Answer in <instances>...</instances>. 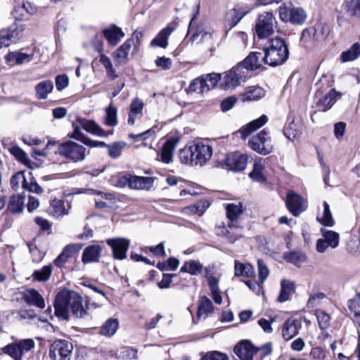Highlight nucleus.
<instances>
[{
	"label": "nucleus",
	"mask_w": 360,
	"mask_h": 360,
	"mask_svg": "<svg viewBox=\"0 0 360 360\" xmlns=\"http://www.w3.org/2000/svg\"><path fill=\"white\" fill-rule=\"evenodd\" d=\"M88 304H83L82 296L75 291L60 290L54 302L55 315L60 320L70 319V311L76 318L84 319L88 316Z\"/></svg>",
	"instance_id": "1"
},
{
	"label": "nucleus",
	"mask_w": 360,
	"mask_h": 360,
	"mask_svg": "<svg viewBox=\"0 0 360 360\" xmlns=\"http://www.w3.org/2000/svg\"><path fill=\"white\" fill-rule=\"evenodd\" d=\"M289 49L284 39L276 37L269 40L264 47V64L272 67L281 65L289 57Z\"/></svg>",
	"instance_id": "2"
},
{
	"label": "nucleus",
	"mask_w": 360,
	"mask_h": 360,
	"mask_svg": "<svg viewBox=\"0 0 360 360\" xmlns=\"http://www.w3.org/2000/svg\"><path fill=\"white\" fill-rule=\"evenodd\" d=\"M56 153L72 162L83 161L86 155V149L82 145L68 141L58 146Z\"/></svg>",
	"instance_id": "3"
},
{
	"label": "nucleus",
	"mask_w": 360,
	"mask_h": 360,
	"mask_svg": "<svg viewBox=\"0 0 360 360\" xmlns=\"http://www.w3.org/2000/svg\"><path fill=\"white\" fill-rule=\"evenodd\" d=\"M248 144L252 150L262 155L270 154L274 149L271 137L266 129L251 137Z\"/></svg>",
	"instance_id": "4"
},
{
	"label": "nucleus",
	"mask_w": 360,
	"mask_h": 360,
	"mask_svg": "<svg viewBox=\"0 0 360 360\" xmlns=\"http://www.w3.org/2000/svg\"><path fill=\"white\" fill-rule=\"evenodd\" d=\"M276 24V20L271 13L264 12L261 13L258 16L255 25L257 36L259 39L268 37L274 33Z\"/></svg>",
	"instance_id": "5"
},
{
	"label": "nucleus",
	"mask_w": 360,
	"mask_h": 360,
	"mask_svg": "<svg viewBox=\"0 0 360 360\" xmlns=\"http://www.w3.org/2000/svg\"><path fill=\"white\" fill-rule=\"evenodd\" d=\"M34 345V342L32 339H25L9 344L3 347L1 350L14 360H24V355L33 349Z\"/></svg>",
	"instance_id": "6"
},
{
	"label": "nucleus",
	"mask_w": 360,
	"mask_h": 360,
	"mask_svg": "<svg viewBox=\"0 0 360 360\" xmlns=\"http://www.w3.org/2000/svg\"><path fill=\"white\" fill-rule=\"evenodd\" d=\"M118 183L121 186H127L131 189L150 190L153 186L154 179L128 174L120 177Z\"/></svg>",
	"instance_id": "7"
},
{
	"label": "nucleus",
	"mask_w": 360,
	"mask_h": 360,
	"mask_svg": "<svg viewBox=\"0 0 360 360\" xmlns=\"http://www.w3.org/2000/svg\"><path fill=\"white\" fill-rule=\"evenodd\" d=\"M73 345L65 340H55L50 346L49 356L52 360H70Z\"/></svg>",
	"instance_id": "8"
},
{
	"label": "nucleus",
	"mask_w": 360,
	"mask_h": 360,
	"mask_svg": "<svg viewBox=\"0 0 360 360\" xmlns=\"http://www.w3.org/2000/svg\"><path fill=\"white\" fill-rule=\"evenodd\" d=\"M246 77V71L243 70L238 65L225 73L223 79H221L220 85L224 89H233Z\"/></svg>",
	"instance_id": "9"
},
{
	"label": "nucleus",
	"mask_w": 360,
	"mask_h": 360,
	"mask_svg": "<svg viewBox=\"0 0 360 360\" xmlns=\"http://www.w3.org/2000/svg\"><path fill=\"white\" fill-rule=\"evenodd\" d=\"M285 204L289 212L295 217L299 216L307 208V202L301 195L293 191L288 193Z\"/></svg>",
	"instance_id": "10"
},
{
	"label": "nucleus",
	"mask_w": 360,
	"mask_h": 360,
	"mask_svg": "<svg viewBox=\"0 0 360 360\" xmlns=\"http://www.w3.org/2000/svg\"><path fill=\"white\" fill-rule=\"evenodd\" d=\"M193 147L194 165L200 166L205 165L212 155V146L198 141L193 143Z\"/></svg>",
	"instance_id": "11"
},
{
	"label": "nucleus",
	"mask_w": 360,
	"mask_h": 360,
	"mask_svg": "<svg viewBox=\"0 0 360 360\" xmlns=\"http://www.w3.org/2000/svg\"><path fill=\"white\" fill-rule=\"evenodd\" d=\"M247 162V156L238 152L228 154L224 160L226 169L235 172L245 169Z\"/></svg>",
	"instance_id": "12"
},
{
	"label": "nucleus",
	"mask_w": 360,
	"mask_h": 360,
	"mask_svg": "<svg viewBox=\"0 0 360 360\" xmlns=\"http://www.w3.org/2000/svg\"><path fill=\"white\" fill-rule=\"evenodd\" d=\"M107 244L112 249L113 257L116 259H124L129 246V241L125 238H111L106 240Z\"/></svg>",
	"instance_id": "13"
},
{
	"label": "nucleus",
	"mask_w": 360,
	"mask_h": 360,
	"mask_svg": "<svg viewBox=\"0 0 360 360\" xmlns=\"http://www.w3.org/2000/svg\"><path fill=\"white\" fill-rule=\"evenodd\" d=\"M262 63H264V54L260 52H251L238 65L247 73L248 71L259 69Z\"/></svg>",
	"instance_id": "14"
},
{
	"label": "nucleus",
	"mask_w": 360,
	"mask_h": 360,
	"mask_svg": "<svg viewBox=\"0 0 360 360\" xmlns=\"http://www.w3.org/2000/svg\"><path fill=\"white\" fill-rule=\"evenodd\" d=\"M226 217L229 220L228 227L232 229L240 228L238 219L243 212V207L240 202L228 203L226 205Z\"/></svg>",
	"instance_id": "15"
},
{
	"label": "nucleus",
	"mask_w": 360,
	"mask_h": 360,
	"mask_svg": "<svg viewBox=\"0 0 360 360\" xmlns=\"http://www.w3.org/2000/svg\"><path fill=\"white\" fill-rule=\"evenodd\" d=\"M71 207L70 203L67 202L65 205L63 200L55 198L50 201L48 213L53 217L61 218L69 214Z\"/></svg>",
	"instance_id": "16"
},
{
	"label": "nucleus",
	"mask_w": 360,
	"mask_h": 360,
	"mask_svg": "<svg viewBox=\"0 0 360 360\" xmlns=\"http://www.w3.org/2000/svg\"><path fill=\"white\" fill-rule=\"evenodd\" d=\"M316 96L319 97L316 103L317 107L320 110L326 112L333 105L338 98L341 97V94L332 89L325 95H322L321 91L317 92Z\"/></svg>",
	"instance_id": "17"
},
{
	"label": "nucleus",
	"mask_w": 360,
	"mask_h": 360,
	"mask_svg": "<svg viewBox=\"0 0 360 360\" xmlns=\"http://www.w3.org/2000/svg\"><path fill=\"white\" fill-rule=\"evenodd\" d=\"M233 351L240 360H252L258 348L255 347L250 341L243 340L234 347Z\"/></svg>",
	"instance_id": "18"
},
{
	"label": "nucleus",
	"mask_w": 360,
	"mask_h": 360,
	"mask_svg": "<svg viewBox=\"0 0 360 360\" xmlns=\"http://www.w3.org/2000/svg\"><path fill=\"white\" fill-rule=\"evenodd\" d=\"M133 44V39L129 38L112 53L115 66L126 64L129 61V53Z\"/></svg>",
	"instance_id": "19"
},
{
	"label": "nucleus",
	"mask_w": 360,
	"mask_h": 360,
	"mask_svg": "<svg viewBox=\"0 0 360 360\" xmlns=\"http://www.w3.org/2000/svg\"><path fill=\"white\" fill-rule=\"evenodd\" d=\"M268 121L266 115H263L257 119H255L246 125L242 127L238 133L240 134L243 139H246L252 133L263 127Z\"/></svg>",
	"instance_id": "20"
},
{
	"label": "nucleus",
	"mask_w": 360,
	"mask_h": 360,
	"mask_svg": "<svg viewBox=\"0 0 360 360\" xmlns=\"http://www.w3.org/2000/svg\"><path fill=\"white\" fill-rule=\"evenodd\" d=\"M22 299L29 305H33L40 309L45 307V302L43 297L35 289H27L21 292Z\"/></svg>",
	"instance_id": "21"
},
{
	"label": "nucleus",
	"mask_w": 360,
	"mask_h": 360,
	"mask_svg": "<svg viewBox=\"0 0 360 360\" xmlns=\"http://www.w3.org/2000/svg\"><path fill=\"white\" fill-rule=\"evenodd\" d=\"M103 34L108 43L112 46H116L125 35L122 29L114 24L104 29Z\"/></svg>",
	"instance_id": "22"
},
{
	"label": "nucleus",
	"mask_w": 360,
	"mask_h": 360,
	"mask_svg": "<svg viewBox=\"0 0 360 360\" xmlns=\"http://www.w3.org/2000/svg\"><path fill=\"white\" fill-rule=\"evenodd\" d=\"M177 143L178 140L175 138L167 139L162 146L159 160L165 164L170 163L172 161L173 152Z\"/></svg>",
	"instance_id": "23"
},
{
	"label": "nucleus",
	"mask_w": 360,
	"mask_h": 360,
	"mask_svg": "<svg viewBox=\"0 0 360 360\" xmlns=\"http://www.w3.org/2000/svg\"><path fill=\"white\" fill-rule=\"evenodd\" d=\"M77 122L83 129L93 135L98 136H106L108 134H112V131L105 134L103 129L94 120L79 118L77 119Z\"/></svg>",
	"instance_id": "24"
},
{
	"label": "nucleus",
	"mask_w": 360,
	"mask_h": 360,
	"mask_svg": "<svg viewBox=\"0 0 360 360\" xmlns=\"http://www.w3.org/2000/svg\"><path fill=\"white\" fill-rule=\"evenodd\" d=\"M174 28L170 25H167L165 28L162 29L156 37L151 41L150 46H159L165 49L168 46V39Z\"/></svg>",
	"instance_id": "25"
},
{
	"label": "nucleus",
	"mask_w": 360,
	"mask_h": 360,
	"mask_svg": "<svg viewBox=\"0 0 360 360\" xmlns=\"http://www.w3.org/2000/svg\"><path fill=\"white\" fill-rule=\"evenodd\" d=\"M102 248L98 245H91L86 247L82 253L83 263L97 262L101 256Z\"/></svg>",
	"instance_id": "26"
},
{
	"label": "nucleus",
	"mask_w": 360,
	"mask_h": 360,
	"mask_svg": "<svg viewBox=\"0 0 360 360\" xmlns=\"http://www.w3.org/2000/svg\"><path fill=\"white\" fill-rule=\"evenodd\" d=\"M265 96V90L258 86H250L248 88L245 92L240 96L243 102L253 101L259 100Z\"/></svg>",
	"instance_id": "27"
},
{
	"label": "nucleus",
	"mask_w": 360,
	"mask_h": 360,
	"mask_svg": "<svg viewBox=\"0 0 360 360\" xmlns=\"http://www.w3.org/2000/svg\"><path fill=\"white\" fill-rule=\"evenodd\" d=\"M143 106V102L138 98L131 101L127 120L128 124L133 125L136 119L141 117Z\"/></svg>",
	"instance_id": "28"
},
{
	"label": "nucleus",
	"mask_w": 360,
	"mask_h": 360,
	"mask_svg": "<svg viewBox=\"0 0 360 360\" xmlns=\"http://www.w3.org/2000/svg\"><path fill=\"white\" fill-rule=\"evenodd\" d=\"M320 39V34L316 27L304 29L301 35L300 41L304 45H313Z\"/></svg>",
	"instance_id": "29"
},
{
	"label": "nucleus",
	"mask_w": 360,
	"mask_h": 360,
	"mask_svg": "<svg viewBox=\"0 0 360 360\" xmlns=\"http://www.w3.org/2000/svg\"><path fill=\"white\" fill-rule=\"evenodd\" d=\"M298 333L297 322L294 319H288L282 327V336L285 340H290Z\"/></svg>",
	"instance_id": "30"
},
{
	"label": "nucleus",
	"mask_w": 360,
	"mask_h": 360,
	"mask_svg": "<svg viewBox=\"0 0 360 360\" xmlns=\"http://www.w3.org/2000/svg\"><path fill=\"white\" fill-rule=\"evenodd\" d=\"M99 63L105 68L107 76L112 80L118 77L111 59L104 53L99 56Z\"/></svg>",
	"instance_id": "31"
},
{
	"label": "nucleus",
	"mask_w": 360,
	"mask_h": 360,
	"mask_svg": "<svg viewBox=\"0 0 360 360\" xmlns=\"http://www.w3.org/2000/svg\"><path fill=\"white\" fill-rule=\"evenodd\" d=\"M202 264L198 261L190 260L184 263L183 266L181 267L180 271L197 276L202 272Z\"/></svg>",
	"instance_id": "32"
},
{
	"label": "nucleus",
	"mask_w": 360,
	"mask_h": 360,
	"mask_svg": "<svg viewBox=\"0 0 360 360\" xmlns=\"http://www.w3.org/2000/svg\"><path fill=\"white\" fill-rule=\"evenodd\" d=\"M74 250V246L70 245H67L53 261L54 265L58 268L63 267L68 259L72 257Z\"/></svg>",
	"instance_id": "33"
},
{
	"label": "nucleus",
	"mask_w": 360,
	"mask_h": 360,
	"mask_svg": "<svg viewBox=\"0 0 360 360\" xmlns=\"http://www.w3.org/2000/svg\"><path fill=\"white\" fill-rule=\"evenodd\" d=\"M343 6L349 16L360 18V0H345Z\"/></svg>",
	"instance_id": "34"
},
{
	"label": "nucleus",
	"mask_w": 360,
	"mask_h": 360,
	"mask_svg": "<svg viewBox=\"0 0 360 360\" xmlns=\"http://www.w3.org/2000/svg\"><path fill=\"white\" fill-rule=\"evenodd\" d=\"M53 89V82L50 80L39 82L35 87L37 98L39 99L46 98L48 94L52 91Z\"/></svg>",
	"instance_id": "35"
},
{
	"label": "nucleus",
	"mask_w": 360,
	"mask_h": 360,
	"mask_svg": "<svg viewBox=\"0 0 360 360\" xmlns=\"http://www.w3.org/2000/svg\"><path fill=\"white\" fill-rule=\"evenodd\" d=\"M235 275L236 276L252 277L255 276V270L250 264H244L235 261Z\"/></svg>",
	"instance_id": "36"
},
{
	"label": "nucleus",
	"mask_w": 360,
	"mask_h": 360,
	"mask_svg": "<svg viewBox=\"0 0 360 360\" xmlns=\"http://www.w3.org/2000/svg\"><path fill=\"white\" fill-rule=\"evenodd\" d=\"M213 311V304L210 299L207 297H202L200 298V304L198 305L197 316L198 318L204 316L206 318Z\"/></svg>",
	"instance_id": "37"
},
{
	"label": "nucleus",
	"mask_w": 360,
	"mask_h": 360,
	"mask_svg": "<svg viewBox=\"0 0 360 360\" xmlns=\"http://www.w3.org/2000/svg\"><path fill=\"white\" fill-rule=\"evenodd\" d=\"M119 323L117 319H110L100 328V334L110 337L117 331Z\"/></svg>",
	"instance_id": "38"
},
{
	"label": "nucleus",
	"mask_w": 360,
	"mask_h": 360,
	"mask_svg": "<svg viewBox=\"0 0 360 360\" xmlns=\"http://www.w3.org/2000/svg\"><path fill=\"white\" fill-rule=\"evenodd\" d=\"M25 28V25L22 22H15L6 30L8 32L12 42H15L22 37Z\"/></svg>",
	"instance_id": "39"
},
{
	"label": "nucleus",
	"mask_w": 360,
	"mask_h": 360,
	"mask_svg": "<svg viewBox=\"0 0 360 360\" xmlns=\"http://www.w3.org/2000/svg\"><path fill=\"white\" fill-rule=\"evenodd\" d=\"M360 56V43L354 44L351 48L341 53V60L343 63L352 61Z\"/></svg>",
	"instance_id": "40"
},
{
	"label": "nucleus",
	"mask_w": 360,
	"mask_h": 360,
	"mask_svg": "<svg viewBox=\"0 0 360 360\" xmlns=\"http://www.w3.org/2000/svg\"><path fill=\"white\" fill-rule=\"evenodd\" d=\"M193 148V147L192 143L191 145L185 146L182 149L180 150L179 155L182 163L195 165Z\"/></svg>",
	"instance_id": "41"
},
{
	"label": "nucleus",
	"mask_w": 360,
	"mask_h": 360,
	"mask_svg": "<svg viewBox=\"0 0 360 360\" xmlns=\"http://www.w3.org/2000/svg\"><path fill=\"white\" fill-rule=\"evenodd\" d=\"M25 196L21 195H13L8 204V210L12 213L21 212L24 209Z\"/></svg>",
	"instance_id": "42"
},
{
	"label": "nucleus",
	"mask_w": 360,
	"mask_h": 360,
	"mask_svg": "<svg viewBox=\"0 0 360 360\" xmlns=\"http://www.w3.org/2000/svg\"><path fill=\"white\" fill-rule=\"evenodd\" d=\"M307 18L306 12L301 8H293L290 10V22L295 25H301Z\"/></svg>",
	"instance_id": "43"
},
{
	"label": "nucleus",
	"mask_w": 360,
	"mask_h": 360,
	"mask_svg": "<svg viewBox=\"0 0 360 360\" xmlns=\"http://www.w3.org/2000/svg\"><path fill=\"white\" fill-rule=\"evenodd\" d=\"M281 285V291L278 300L281 302H283L289 300L290 295L293 290L294 285L290 281L283 280Z\"/></svg>",
	"instance_id": "44"
},
{
	"label": "nucleus",
	"mask_w": 360,
	"mask_h": 360,
	"mask_svg": "<svg viewBox=\"0 0 360 360\" xmlns=\"http://www.w3.org/2000/svg\"><path fill=\"white\" fill-rule=\"evenodd\" d=\"M285 136L289 140L293 141L301 134L300 127L294 121H292L283 129Z\"/></svg>",
	"instance_id": "45"
},
{
	"label": "nucleus",
	"mask_w": 360,
	"mask_h": 360,
	"mask_svg": "<svg viewBox=\"0 0 360 360\" xmlns=\"http://www.w3.org/2000/svg\"><path fill=\"white\" fill-rule=\"evenodd\" d=\"M52 273L51 265H47L43 266L39 270H36L32 274V278L38 281L43 282L46 281L51 277Z\"/></svg>",
	"instance_id": "46"
},
{
	"label": "nucleus",
	"mask_w": 360,
	"mask_h": 360,
	"mask_svg": "<svg viewBox=\"0 0 360 360\" xmlns=\"http://www.w3.org/2000/svg\"><path fill=\"white\" fill-rule=\"evenodd\" d=\"M27 178L24 172H18L12 176L11 179V186L13 189L18 191L20 188L24 189V185L26 184Z\"/></svg>",
	"instance_id": "47"
},
{
	"label": "nucleus",
	"mask_w": 360,
	"mask_h": 360,
	"mask_svg": "<svg viewBox=\"0 0 360 360\" xmlns=\"http://www.w3.org/2000/svg\"><path fill=\"white\" fill-rule=\"evenodd\" d=\"M323 238L326 239L330 247L335 248L339 245V234L333 231H327L321 229Z\"/></svg>",
	"instance_id": "48"
},
{
	"label": "nucleus",
	"mask_w": 360,
	"mask_h": 360,
	"mask_svg": "<svg viewBox=\"0 0 360 360\" xmlns=\"http://www.w3.org/2000/svg\"><path fill=\"white\" fill-rule=\"evenodd\" d=\"M285 259L287 262L300 266L306 261V255L301 252H292L286 255Z\"/></svg>",
	"instance_id": "49"
},
{
	"label": "nucleus",
	"mask_w": 360,
	"mask_h": 360,
	"mask_svg": "<svg viewBox=\"0 0 360 360\" xmlns=\"http://www.w3.org/2000/svg\"><path fill=\"white\" fill-rule=\"evenodd\" d=\"M263 169V165L259 162H255L253 166V169L249 174L250 177L258 182H262L265 181Z\"/></svg>",
	"instance_id": "50"
},
{
	"label": "nucleus",
	"mask_w": 360,
	"mask_h": 360,
	"mask_svg": "<svg viewBox=\"0 0 360 360\" xmlns=\"http://www.w3.org/2000/svg\"><path fill=\"white\" fill-rule=\"evenodd\" d=\"M24 190H27L30 192H32L37 194H41L44 192V189L40 186L34 177L29 173V178L27 180L26 184L24 185Z\"/></svg>",
	"instance_id": "51"
},
{
	"label": "nucleus",
	"mask_w": 360,
	"mask_h": 360,
	"mask_svg": "<svg viewBox=\"0 0 360 360\" xmlns=\"http://www.w3.org/2000/svg\"><path fill=\"white\" fill-rule=\"evenodd\" d=\"M323 207L324 210L323 212V216L321 217L318 218V220L325 226H333L334 224V221L332 217L330 206L327 203V202H323Z\"/></svg>",
	"instance_id": "52"
},
{
	"label": "nucleus",
	"mask_w": 360,
	"mask_h": 360,
	"mask_svg": "<svg viewBox=\"0 0 360 360\" xmlns=\"http://www.w3.org/2000/svg\"><path fill=\"white\" fill-rule=\"evenodd\" d=\"M126 146V143L124 141H119L112 145H108L105 146L108 149V155L112 158H117L121 154L122 149Z\"/></svg>",
	"instance_id": "53"
},
{
	"label": "nucleus",
	"mask_w": 360,
	"mask_h": 360,
	"mask_svg": "<svg viewBox=\"0 0 360 360\" xmlns=\"http://www.w3.org/2000/svg\"><path fill=\"white\" fill-rule=\"evenodd\" d=\"M9 60H14L16 64L21 65L32 60L33 56L21 52H12L8 55Z\"/></svg>",
	"instance_id": "54"
},
{
	"label": "nucleus",
	"mask_w": 360,
	"mask_h": 360,
	"mask_svg": "<svg viewBox=\"0 0 360 360\" xmlns=\"http://www.w3.org/2000/svg\"><path fill=\"white\" fill-rule=\"evenodd\" d=\"M319 328L321 330L327 329L330 325V316L323 311L318 310L316 313Z\"/></svg>",
	"instance_id": "55"
},
{
	"label": "nucleus",
	"mask_w": 360,
	"mask_h": 360,
	"mask_svg": "<svg viewBox=\"0 0 360 360\" xmlns=\"http://www.w3.org/2000/svg\"><path fill=\"white\" fill-rule=\"evenodd\" d=\"M105 124L110 127L117 125V109L115 107L110 105L106 108Z\"/></svg>",
	"instance_id": "56"
},
{
	"label": "nucleus",
	"mask_w": 360,
	"mask_h": 360,
	"mask_svg": "<svg viewBox=\"0 0 360 360\" xmlns=\"http://www.w3.org/2000/svg\"><path fill=\"white\" fill-rule=\"evenodd\" d=\"M242 18L238 9H231L226 14V20L231 28L235 27Z\"/></svg>",
	"instance_id": "57"
},
{
	"label": "nucleus",
	"mask_w": 360,
	"mask_h": 360,
	"mask_svg": "<svg viewBox=\"0 0 360 360\" xmlns=\"http://www.w3.org/2000/svg\"><path fill=\"white\" fill-rule=\"evenodd\" d=\"M258 265V274H259V280L261 283H263L264 281L269 276V269L266 265L262 259L257 260Z\"/></svg>",
	"instance_id": "58"
},
{
	"label": "nucleus",
	"mask_w": 360,
	"mask_h": 360,
	"mask_svg": "<svg viewBox=\"0 0 360 360\" xmlns=\"http://www.w3.org/2000/svg\"><path fill=\"white\" fill-rule=\"evenodd\" d=\"M326 295L323 292H316L311 294L308 300L307 306L308 308H314L319 304V302L325 298Z\"/></svg>",
	"instance_id": "59"
},
{
	"label": "nucleus",
	"mask_w": 360,
	"mask_h": 360,
	"mask_svg": "<svg viewBox=\"0 0 360 360\" xmlns=\"http://www.w3.org/2000/svg\"><path fill=\"white\" fill-rule=\"evenodd\" d=\"M201 360H229L227 355L219 352L214 351L205 354Z\"/></svg>",
	"instance_id": "60"
},
{
	"label": "nucleus",
	"mask_w": 360,
	"mask_h": 360,
	"mask_svg": "<svg viewBox=\"0 0 360 360\" xmlns=\"http://www.w3.org/2000/svg\"><path fill=\"white\" fill-rule=\"evenodd\" d=\"M79 141H82L85 145L90 146L91 148L105 147L107 146V144L103 141L91 140L89 137L83 134L82 138L79 139Z\"/></svg>",
	"instance_id": "61"
},
{
	"label": "nucleus",
	"mask_w": 360,
	"mask_h": 360,
	"mask_svg": "<svg viewBox=\"0 0 360 360\" xmlns=\"http://www.w3.org/2000/svg\"><path fill=\"white\" fill-rule=\"evenodd\" d=\"M69 84V78L66 75H58L56 78V89L61 91L66 88Z\"/></svg>",
	"instance_id": "62"
},
{
	"label": "nucleus",
	"mask_w": 360,
	"mask_h": 360,
	"mask_svg": "<svg viewBox=\"0 0 360 360\" xmlns=\"http://www.w3.org/2000/svg\"><path fill=\"white\" fill-rule=\"evenodd\" d=\"M202 77L209 83L211 89L214 88L221 80V75L217 73H210Z\"/></svg>",
	"instance_id": "63"
},
{
	"label": "nucleus",
	"mask_w": 360,
	"mask_h": 360,
	"mask_svg": "<svg viewBox=\"0 0 360 360\" xmlns=\"http://www.w3.org/2000/svg\"><path fill=\"white\" fill-rule=\"evenodd\" d=\"M155 65L163 70H169L172 67V60L169 58L158 57L155 60Z\"/></svg>",
	"instance_id": "64"
}]
</instances>
